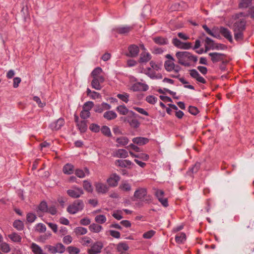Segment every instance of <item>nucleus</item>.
I'll return each mask as SVG.
<instances>
[{"instance_id":"nucleus-1","label":"nucleus","mask_w":254,"mask_h":254,"mask_svg":"<svg viewBox=\"0 0 254 254\" xmlns=\"http://www.w3.org/2000/svg\"><path fill=\"white\" fill-rule=\"evenodd\" d=\"M250 16L254 18V6L251 7L248 13L245 14L243 12L235 15V21L234 22L232 30L234 32V38L237 41H240L244 38V32L246 29V16Z\"/></svg>"},{"instance_id":"nucleus-2","label":"nucleus","mask_w":254,"mask_h":254,"mask_svg":"<svg viewBox=\"0 0 254 254\" xmlns=\"http://www.w3.org/2000/svg\"><path fill=\"white\" fill-rule=\"evenodd\" d=\"M176 57L179 64L187 67L190 65V62H196L197 61L196 56L186 51L177 52L176 54Z\"/></svg>"},{"instance_id":"nucleus-3","label":"nucleus","mask_w":254,"mask_h":254,"mask_svg":"<svg viewBox=\"0 0 254 254\" xmlns=\"http://www.w3.org/2000/svg\"><path fill=\"white\" fill-rule=\"evenodd\" d=\"M174 61H167L165 62L164 66L166 70L168 71H173L174 74L172 75L174 78H177L179 76V72L181 70V67L178 64H175L174 63Z\"/></svg>"},{"instance_id":"nucleus-4","label":"nucleus","mask_w":254,"mask_h":254,"mask_svg":"<svg viewBox=\"0 0 254 254\" xmlns=\"http://www.w3.org/2000/svg\"><path fill=\"white\" fill-rule=\"evenodd\" d=\"M84 206V204L83 201L77 199L67 207V211L70 214H74L81 211L83 209Z\"/></svg>"},{"instance_id":"nucleus-5","label":"nucleus","mask_w":254,"mask_h":254,"mask_svg":"<svg viewBox=\"0 0 254 254\" xmlns=\"http://www.w3.org/2000/svg\"><path fill=\"white\" fill-rule=\"evenodd\" d=\"M138 115L132 111L129 112V114L125 118V121H127L129 126L133 128H137L140 126V122L136 119Z\"/></svg>"},{"instance_id":"nucleus-6","label":"nucleus","mask_w":254,"mask_h":254,"mask_svg":"<svg viewBox=\"0 0 254 254\" xmlns=\"http://www.w3.org/2000/svg\"><path fill=\"white\" fill-rule=\"evenodd\" d=\"M208 55L211 57V60L213 63L218 62H221L223 64H226L228 63L226 59V55L217 52H213L209 53Z\"/></svg>"},{"instance_id":"nucleus-7","label":"nucleus","mask_w":254,"mask_h":254,"mask_svg":"<svg viewBox=\"0 0 254 254\" xmlns=\"http://www.w3.org/2000/svg\"><path fill=\"white\" fill-rule=\"evenodd\" d=\"M83 190L81 188L74 187L72 189L67 190V194L72 198H78L83 194Z\"/></svg>"},{"instance_id":"nucleus-8","label":"nucleus","mask_w":254,"mask_h":254,"mask_svg":"<svg viewBox=\"0 0 254 254\" xmlns=\"http://www.w3.org/2000/svg\"><path fill=\"white\" fill-rule=\"evenodd\" d=\"M172 43L175 46L182 49L187 50L191 47V44L190 43H184L177 38H174L172 40Z\"/></svg>"},{"instance_id":"nucleus-9","label":"nucleus","mask_w":254,"mask_h":254,"mask_svg":"<svg viewBox=\"0 0 254 254\" xmlns=\"http://www.w3.org/2000/svg\"><path fill=\"white\" fill-rule=\"evenodd\" d=\"M93 80L91 82L92 87L96 90H100L102 88L101 83L104 82L105 78L104 76H100L98 78H93Z\"/></svg>"},{"instance_id":"nucleus-10","label":"nucleus","mask_w":254,"mask_h":254,"mask_svg":"<svg viewBox=\"0 0 254 254\" xmlns=\"http://www.w3.org/2000/svg\"><path fill=\"white\" fill-rule=\"evenodd\" d=\"M130 89L133 91H146L148 89V86L144 83L136 82L132 85Z\"/></svg>"},{"instance_id":"nucleus-11","label":"nucleus","mask_w":254,"mask_h":254,"mask_svg":"<svg viewBox=\"0 0 254 254\" xmlns=\"http://www.w3.org/2000/svg\"><path fill=\"white\" fill-rule=\"evenodd\" d=\"M190 74L191 77L195 79L197 82L203 84H205L206 83V80L199 74L196 69H193L190 70Z\"/></svg>"},{"instance_id":"nucleus-12","label":"nucleus","mask_w":254,"mask_h":254,"mask_svg":"<svg viewBox=\"0 0 254 254\" xmlns=\"http://www.w3.org/2000/svg\"><path fill=\"white\" fill-rule=\"evenodd\" d=\"M103 248V245L100 242H96L94 244L90 249L88 250L89 254H97L99 253Z\"/></svg>"},{"instance_id":"nucleus-13","label":"nucleus","mask_w":254,"mask_h":254,"mask_svg":"<svg viewBox=\"0 0 254 254\" xmlns=\"http://www.w3.org/2000/svg\"><path fill=\"white\" fill-rule=\"evenodd\" d=\"M220 33L230 43H233V40L232 38V35L231 31L228 29L223 27H221L220 29Z\"/></svg>"},{"instance_id":"nucleus-14","label":"nucleus","mask_w":254,"mask_h":254,"mask_svg":"<svg viewBox=\"0 0 254 254\" xmlns=\"http://www.w3.org/2000/svg\"><path fill=\"white\" fill-rule=\"evenodd\" d=\"M64 125V119L63 118H60L56 121L51 123L50 125V127L52 130H57L60 129Z\"/></svg>"},{"instance_id":"nucleus-15","label":"nucleus","mask_w":254,"mask_h":254,"mask_svg":"<svg viewBox=\"0 0 254 254\" xmlns=\"http://www.w3.org/2000/svg\"><path fill=\"white\" fill-rule=\"evenodd\" d=\"M120 180V177L116 174H112L110 178L107 180V183L111 187H116L117 186L118 182Z\"/></svg>"},{"instance_id":"nucleus-16","label":"nucleus","mask_w":254,"mask_h":254,"mask_svg":"<svg viewBox=\"0 0 254 254\" xmlns=\"http://www.w3.org/2000/svg\"><path fill=\"white\" fill-rule=\"evenodd\" d=\"M129 54L127 56L131 57H135L139 53V48L134 45H131L128 48Z\"/></svg>"},{"instance_id":"nucleus-17","label":"nucleus","mask_w":254,"mask_h":254,"mask_svg":"<svg viewBox=\"0 0 254 254\" xmlns=\"http://www.w3.org/2000/svg\"><path fill=\"white\" fill-rule=\"evenodd\" d=\"M96 191L99 193H105L108 190V187L106 184L97 183L95 184Z\"/></svg>"},{"instance_id":"nucleus-18","label":"nucleus","mask_w":254,"mask_h":254,"mask_svg":"<svg viewBox=\"0 0 254 254\" xmlns=\"http://www.w3.org/2000/svg\"><path fill=\"white\" fill-rule=\"evenodd\" d=\"M147 190L145 189L140 188L135 190L134 193V196L139 199H142L143 197L146 196Z\"/></svg>"},{"instance_id":"nucleus-19","label":"nucleus","mask_w":254,"mask_h":254,"mask_svg":"<svg viewBox=\"0 0 254 254\" xmlns=\"http://www.w3.org/2000/svg\"><path fill=\"white\" fill-rule=\"evenodd\" d=\"M205 52L209 50H214L215 43L214 41L208 37H206L205 40Z\"/></svg>"},{"instance_id":"nucleus-20","label":"nucleus","mask_w":254,"mask_h":254,"mask_svg":"<svg viewBox=\"0 0 254 254\" xmlns=\"http://www.w3.org/2000/svg\"><path fill=\"white\" fill-rule=\"evenodd\" d=\"M132 142L138 145H143L148 142L149 139L143 137H134L132 140Z\"/></svg>"},{"instance_id":"nucleus-21","label":"nucleus","mask_w":254,"mask_h":254,"mask_svg":"<svg viewBox=\"0 0 254 254\" xmlns=\"http://www.w3.org/2000/svg\"><path fill=\"white\" fill-rule=\"evenodd\" d=\"M151 59V55L148 52L144 51L140 55L139 63H147Z\"/></svg>"},{"instance_id":"nucleus-22","label":"nucleus","mask_w":254,"mask_h":254,"mask_svg":"<svg viewBox=\"0 0 254 254\" xmlns=\"http://www.w3.org/2000/svg\"><path fill=\"white\" fill-rule=\"evenodd\" d=\"M114 156L121 158H126L128 156V152L124 149H119L114 152Z\"/></svg>"},{"instance_id":"nucleus-23","label":"nucleus","mask_w":254,"mask_h":254,"mask_svg":"<svg viewBox=\"0 0 254 254\" xmlns=\"http://www.w3.org/2000/svg\"><path fill=\"white\" fill-rule=\"evenodd\" d=\"M129 141L128 138L126 136H121L116 139V142L118 143L117 146H123L127 145Z\"/></svg>"},{"instance_id":"nucleus-24","label":"nucleus","mask_w":254,"mask_h":254,"mask_svg":"<svg viewBox=\"0 0 254 254\" xmlns=\"http://www.w3.org/2000/svg\"><path fill=\"white\" fill-rule=\"evenodd\" d=\"M116 249L117 251L120 253H126V251L129 249V247L126 243L121 242L117 245Z\"/></svg>"},{"instance_id":"nucleus-25","label":"nucleus","mask_w":254,"mask_h":254,"mask_svg":"<svg viewBox=\"0 0 254 254\" xmlns=\"http://www.w3.org/2000/svg\"><path fill=\"white\" fill-rule=\"evenodd\" d=\"M132 27L128 26H123L116 28V31L121 34H124L128 33L131 30Z\"/></svg>"},{"instance_id":"nucleus-26","label":"nucleus","mask_w":254,"mask_h":254,"mask_svg":"<svg viewBox=\"0 0 254 254\" xmlns=\"http://www.w3.org/2000/svg\"><path fill=\"white\" fill-rule=\"evenodd\" d=\"M132 162L128 160H117L115 162V165L121 167H127L131 165Z\"/></svg>"},{"instance_id":"nucleus-27","label":"nucleus","mask_w":254,"mask_h":254,"mask_svg":"<svg viewBox=\"0 0 254 254\" xmlns=\"http://www.w3.org/2000/svg\"><path fill=\"white\" fill-rule=\"evenodd\" d=\"M103 117L108 120H112L117 117V115L113 111H108L104 113Z\"/></svg>"},{"instance_id":"nucleus-28","label":"nucleus","mask_w":254,"mask_h":254,"mask_svg":"<svg viewBox=\"0 0 254 254\" xmlns=\"http://www.w3.org/2000/svg\"><path fill=\"white\" fill-rule=\"evenodd\" d=\"M116 110L121 114L123 115H126L129 114V112L128 109L126 107L125 105H120L116 108Z\"/></svg>"},{"instance_id":"nucleus-29","label":"nucleus","mask_w":254,"mask_h":254,"mask_svg":"<svg viewBox=\"0 0 254 254\" xmlns=\"http://www.w3.org/2000/svg\"><path fill=\"white\" fill-rule=\"evenodd\" d=\"M186 240V236L184 233L178 234L175 237L176 242L178 244L183 243Z\"/></svg>"},{"instance_id":"nucleus-30","label":"nucleus","mask_w":254,"mask_h":254,"mask_svg":"<svg viewBox=\"0 0 254 254\" xmlns=\"http://www.w3.org/2000/svg\"><path fill=\"white\" fill-rule=\"evenodd\" d=\"M63 172L66 174H71L73 172V166L70 164H66L63 167Z\"/></svg>"},{"instance_id":"nucleus-31","label":"nucleus","mask_w":254,"mask_h":254,"mask_svg":"<svg viewBox=\"0 0 254 254\" xmlns=\"http://www.w3.org/2000/svg\"><path fill=\"white\" fill-rule=\"evenodd\" d=\"M76 125L81 132H84L86 131L87 128L86 121H81L79 123H77Z\"/></svg>"},{"instance_id":"nucleus-32","label":"nucleus","mask_w":254,"mask_h":254,"mask_svg":"<svg viewBox=\"0 0 254 254\" xmlns=\"http://www.w3.org/2000/svg\"><path fill=\"white\" fill-rule=\"evenodd\" d=\"M89 230L94 233H99L102 229V227L97 224L93 223L89 226Z\"/></svg>"},{"instance_id":"nucleus-33","label":"nucleus","mask_w":254,"mask_h":254,"mask_svg":"<svg viewBox=\"0 0 254 254\" xmlns=\"http://www.w3.org/2000/svg\"><path fill=\"white\" fill-rule=\"evenodd\" d=\"M89 173V171L88 169H87V168L85 169V172H84L83 170H80V169H77V170H76L75 173L76 176L80 178H83L85 177V174H87V175H88Z\"/></svg>"},{"instance_id":"nucleus-34","label":"nucleus","mask_w":254,"mask_h":254,"mask_svg":"<svg viewBox=\"0 0 254 254\" xmlns=\"http://www.w3.org/2000/svg\"><path fill=\"white\" fill-rule=\"evenodd\" d=\"M8 238L14 242H20L21 240V237L16 233H12L8 235Z\"/></svg>"},{"instance_id":"nucleus-35","label":"nucleus","mask_w":254,"mask_h":254,"mask_svg":"<svg viewBox=\"0 0 254 254\" xmlns=\"http://www.w3.org/2000/svg\"><path fill=\"white\" fill-rule=\"evenodd\" d=\"M74 232L76 235H82L87 233V230L84 227H78L74 229Z\"/></svg>"},{"instance_id":"nucleus-36","label":"nucleus","mask_w":254,"mask_h":254,"mask_svg":"<svg viewBox=\"0 0 254 254\" xmlns=\"http://www.w3.org/2000/svg\"><path fill=\"white\" fill-rule=\"evenodd\" d=\"M153 41L155 43L159 45H165L168 43L167 40L162 37H154Z\"/></svg>"},{"instance_id":"nucleus-37","label":"nucleus","mask_w":254,"mask_h":254,"mask_svg":"<svg viewBox=\"0 0 254 254\" xmlns=\"http://www.w3.org/2000/svg\"><path fill=\"white\" fill-rule=\"evenodd\" d=\"M117 97L121 100L122 101L125 102V103H127L128 101V98L129 95L128 93L124 92L122 94H118L117 95Z\"/></svg>"},{"instance_id":"nucleus-38","label":"nucleus","mask_w":254,"mask_h":254,"mask_svg":"<svg viewBox=\"0 0 254 254\" xmlns=\"http://www.w3.org/2000/svg\"><path fill=\"white\" fill-rule=\"evenodd\" d=\"M102 71V69L101 68L99 67H96L91 72V76L93 78H95V77L98 78V77H99L100 76H103L102 75H100Z\"/></svg>"},{"instance_id":"nucleus-39","label":"nucleus","mask_w":254,"mask_h":254,"mask_svg":"<svg viewBox=\"0 0 254 254\" xmlns=\"http://www.w3.org/2000/svg\"><path fill=\"white\" fill-rule=\"evenodd\" d=\"M120 188L125 191L128 192L131 190V185L127 182H124L120 186Z\"/></svg>"},{"instance_id":"nucleus-40","label":"nucleus","mask_w":254,"mask_h":254,"mask_svg":"<svg viewBox=\"0 0 254 254\" xmlns=\"http://www.w3.org/2000/svg\"><path fill=\"white\" fill-rule=\"evenodd\" d=\"M252 3V0H242L239 6L241 8H247L251 5Z\"/></svg>"},{"instance_id":"nucleus-41","label":"nucleus","mask_w":254,"mask_h":254,"mask_svg":"<svg viewBox=\"0 0 254 254\" xmlns=\"http://www.w3.org/2000/svg\"><path fill=\"white\" fill-rule=\"evenodd\" d=\"M101 131L103 134L108 137H111L112 136L110 129L107 126H105L102 127L101 129Z\"/></svg>"},{"instance_id":"nucleus-42","label":"nucleus","mask_w":254,"mask_h":254,"mask_svg":"<svg viewBox=\"0 0 254 254\" xmlns=\"http://www.w3.org/2000/svg\"><path fill=\"white\" fill-rule=\"evenodd\" d=\"M55 247L57 253L62 254L65 250V247L62 243H57L55 245Z\"/></svg>"},{"instance_id":"nucleus-43","label":"nucleus","mask_w":254,"mask_h":254,"mask_svg":"<svg viewBox=\"0 0 254 254\" xmlns=\"http://www.w3.org/2000/svg\"><path fill=\"white\" fill-rule=\"evenodd\" d=\"M67 251L68 252L69 254H77L79 253L80 250L78 248L76 247L69 246L67 247Z\"/></svg>"},{"instance_id":"nucleus-44","label":"nucleus","mask_w":254,"mask_h":254,"mask_svg":"<svg viewBox=\"0 0 254 254\" xmlns=\"http://www.w3.org/2000/svg\"><path fill=\"white\" fill-rule=\"evenodd\" d=\"M106 218L104 215H99L96 216L95 221L98 223L103 224L106 221Z\"/></svg>"},{"instance_id":"nucleus-45","label":"nucleus","mask_w":254,"mask_h":254,"mask_svg":"<svg viewBox=\"0 0 254 254\" xmlns=\"http://www.w3.org/2000/svg\"><path fill=\"white\" fill-rule=\"evenodd\" d=\"M13 226L18 230H21L23 228V223L20 220H16L13 222Z\"/></svg>"},{"instance_id":"nucleus-46","label":"nucleus","mask_w":254,"mask_h":254,"mask_svg":"<svg viewBox=\"0 0 254 254\" xmlns=\"http://www.w3.org/2000/svg\"><path fill=\"white\" fill-rule=\"evenodd\" d=\"M94 106V103L92 101H88L85 103L83 106V109L85 110V111H88L90 112V110L92 109V108Z\"/></svg>"},{"instance_id":"nucleus-47","label":"nucleus","mask_w":254,"mask_h":254,"mask_svg":"<svg viewBox=\"0 0 254 254\" xmlns=\"http://www.w3.org/2000/svg\"><path fill=\"white\" fill-rule=\"evenodd\" d=\"M84 189L88 192H91L93 190L91 184L87 181H84L83 183Z\"/></svg>"},{"instance_id":"nucleus-48","label":"nucleus","mask_w":254,"mask_h":254,"mask_svg":"<svg viewBox=\"0 0 254 254\" xmlns=\"http://www.w3.org/2000/svg\"><path fill=\"white\" fill-rule=\"evenodd\" d=\"M0 250L4 253H8L10 249L8 244L6 243H2L0 244Z\"/></svg>"},{"instance_id":"nucleus-49","label":"nucleus","mask_w":254,"mask_h":254,"mask_svg":"<svg viewBox=\"0 0 254 254\" xmlns=\"http://www.w3.org/2000/svg\"><path fill=\"white\" fill-rule=\"evenodd\" d=\"M38 210L42 212H48V206L46 202L42 201L38 207Z\"/></svg>"},{"instance_id":"nucleus-50","label":"nucleus","mask_w":254,"mask_h":254,"mask_svg":"<svg viewBox=\"0 0 254 254\" xmlns=\"http://www.w3.org/2000/svg\"><path fill=\"white\" fill-rule=\"evenodd\" d=\"M36 218V215L32 213H29L27 214V221L29 223L33 222Z\"/></svg>"},{"instance_id":"nucleus-51","label":"nucleus","mask_w":254,"mask_h":254,"mask_svg":"<svg viewBox=\"0 0 254 254\" xmlns=\"http://www.w3.org/2000/svg\"><path fill=\"white\" fill-rule=\"evenodd\" d=\"M90 116V113L88 111L82 110L80 114V116L82 119H86L89 118Z\"/></svg>"},{"instance_id":"nucleus-52","label":"nucleus","mask_w":254,"mask_h":254,"mask_svg":"<svg viewBox=\"0 0 254 254\" xmlns=\"http://www.w3.org/2000/svg\"><path fill=\"white\" fill-rule=\"evenodd\" d=\"M36 230L39 232H44L46 230V227L43 224L39 223L36 225Z\"/></svg>"},{"instance_id":"nucleus-53","label":"nucleus","mask_w":254,"mask_h":254,"mask_svg":"<svg viewBox=\"0 0 254 254\" xmlns=\"http://www.w3.org/2000/svg\"><path fill=\"white\" fill-rule=\"evenodd\" d=\"M33 100L37 103L38 106L40 108L43 107L46 105L45 103L41 102V99L38 96H34Z\"/></svg>"},{"instance_id":"nucleus-54","label":"nucleus","mask_w":254,"mask_h":254,"mask_svg":"<svg viewBox=\"0 0 254 254\" xmlns=\"http://www.w3.org/2000/svg\"><path fill=\"white\" fill-rule=\"evenodd\" d=\"M92 242V240L89 237H84L82 238L81 243L83 245L88 246Z\"/></svg>"},{"instance_id":"nucleus-55","label":"nucleus","mask_w":254,"mask_h":254,"mask_svg":"<svg viewBox=\"0 0 254 254\" xmlns=\"http://www.w3.org/2000/svg\"><path fill=\"white\" fill-rule=\"evenodd\" d=\"M155 231L153 230H150L145 233L143 235V237L145 239H150L155 234Z\"/></svg>"},{"instance_id":"nucleus-56","label":"nucleus","mask_w":254,"mask_h":254,"mask_svg":"<svg viewBox=\"0 0 254 254\" xmlns=\"http://www.w3.org/2000/svg\"><path fill=\"white\" fill-rule=\"evenodd\" d=\"M146 101L150 104H154L156 102L157 98L153 96H148L146 98Z\"/></svg>"},{"instance_id":"nucleus-57","label":"nucleus","mask_w":254,"mask_h":254,"mask_svg":"<svg viewBox=\"0 0 254 254\" xmlns=\"http://www.w3.org/2000/svg\"><path fill=\"white\" fill-rule=\"evenodd\" d=\"M72 238L70 235H66L65 236L63 240V241L64 244L66 245H68L72 242Z\"/></svg>"},{"instance_id":"nucleus-58","label":"nucleus","mask_w":254,"mask_h":254,"mask_svg":"<svg viewBox=\"0 0 254 254\" xmlns=\"http://www.w3.org/2000/svg\"><path fill=\"white\" fill-rule=\"evenodd\" d=\"M89 128L91 130L95 132H97L100 130V127L95 124H91Z\"/></svg>"},{"instance_id":"nucleus-59","label":"nucleus","mask_w":254,"mask_h":254,"mask_svg":"<svg viewBox=\"0 0 254 254\" xmlns=\"http://www.w3.org/2000/svg\"><path fill=\"white\" fill-rule=\"evenodd\" d=\"M189 112L192 115H196L198 113L197 108L194 106H190L189 108Z\"/></svg>"},{"instance_id":"nucleus-60","label":"nucleus","mask_w":254,"mask_h":254,"mask_svg":"<svg viewBox=\"0 0 254 254\" xmlns=\"http://www.w3.org/2000/svg\"><path fill=\"white\" fill-rule=\"evenodd\" d=\"M109 232H110V234L113 237H114V238H117V239H119L120 238L121 234L119 232L117 231H114V230H110Z\"/></svg>"},{"instance_id":"nucleus-61","label":"nucleus","mask_w":254,"mask_h":254,"mask_svg":"<svg viewBox=\"0 0 254 254\" xmlns=\"http://www.w3.org/2000/svg\"><path fill=\"white\" fill-rule=\"evenodd\" d=\"M164 192L162 190H157L155 191V194L159 200V198L163 197Z\"/></svg>"},{"instance_id":"nucleus-62","label":"nucleus","mask_w":254,"mask_h":254,"mask_svg":"<svg viewBox=\"0 0 254 254\" xmlns=\"http://www.w3.org/2000/svg\"><path fill=\"white\" fill-rule=\"evenodd\" d=\"M133 109L135 110H136V111H137L138 113H139L142 115H144L145 116L149 115L148 113L142 108L135 107H133Z\"/></svg>"},{"instance_id":"nucleus-63","label":"nucleus","mask_w":254,"mask_h":254,"mask_svg":"<svg viewBox=\"0 0 254 254\" xmlns=\"http://www.w3.org/2000/svg\"><path fill=\"white\" fill-rule=\"evenodd\" d=\"M90 220L87 218H84L80 220V223L81 225L87 226L90 223Z\"/></svg>"},{"instance_id":"nucleus-64","label":"nucleus","mask_w":254,"mask_h":254,"mask_svg":"<svg viewBox=\"0 0 254 254\" xmlns=\"http://www.w3.org/2000/svg\"><path fill=\"white\" fill-rule=\"evenodd\" d=\"M227 49V46L222 44L215 43L214 50H225Z\"/></svg>"}]
</instances>
